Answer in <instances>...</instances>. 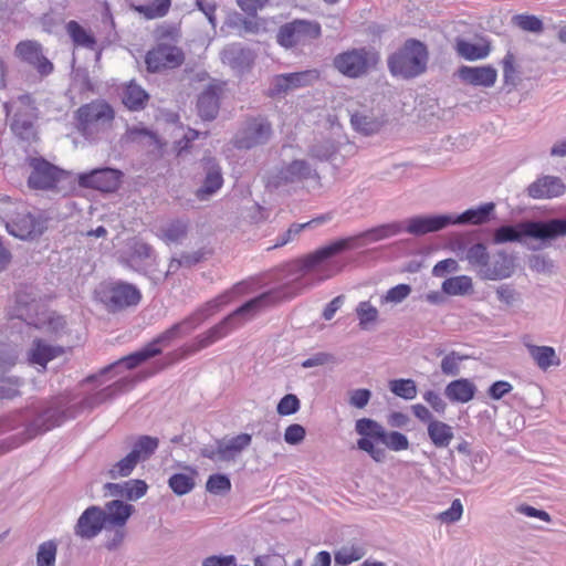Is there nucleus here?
<instances>
[{
    "label": "nucleus",
    "mask_w": 566,
    "mask_h": 566,
    "mask_svg": "<svg viewBox=\"0 0 566 566\" xmlns=\"http://www.w3.org/2000/svg\"><path fill=\"white\" fill-rule=\"evenodd\" d=\"M565 189L566 187L560 178L543 176L528 186L527 192L534 199H549L564 195Z\"/></svg>",
    "instance_id": "obj_30"
},
{
    "label": "nucleus",
    "mask_w": 566,
    "mask_h": 566,
    "mask_svg": "<svg viewBox=\"0 0 566 566\" xmlns=\"http://www.w3.org/2000/svg\"><path fill=\"white\" fill-rule=\"evenodd\" d=\"M459 78L473 86L492 87L497 78V71L491 65H462L457 72Z\"/></svg>",
    "instance_id": "obj_27"
},
{
    "label": "nucleus",
    "mask_w": 566,
    "mask_h": 566,
    "mask_svg": "<svg viewBox=\"0 0 566 566\" xmlns=\"http://www.w3.org/2000/svg\"><path fill=\"white\" fill-rule=\"evenodd\" d=\"M123 389V380L115 381L114 384L106 386L102 390L88 396L83 400V407L93 409L96 406L106 402L117 395Z\"/></svg>",
    "instance_id": "obj_49"
},
{
    "label": "nucleus",
    "mask_w": 566,
    "mask_h": 566,
    "mask_svg": "<svg viewBox=\"0 0 566 566\" xmlns=\"http://www.w3.org/2000/svg\"><path fill=\"white\" fill-rule=\"evenodd\" d=\"M17 361V353L8 346L0 344V380L3 379Z\"/></svg>",
    "instance_id": "obj_59"
},
{
    "label": "nucleus",
    "mask_w": 566,
    "mask_h": 566,
    "mask_svg": "<svg viewBox=\"0 0 566 566\" xmlns=\"http://www.w3.org/2000/svg\"><path fill=\"white\" fill-rule=\"evenodd\" d=\"M318 174L307 161L302 159L293 160L283 166L270 180V185L279 188L289 184H297L303 180H318Z\"/></svg>",
    "instance_id": "obj_19"
},
{
    "label": "nucleus",
    "mask_w": 566,
    "mask_h": 566,
    "mask_svg": "<svg viewBox=\"0 0 566 566\" xmlns=\"http://www.w3.org/2000/svg\"><path fill=\"white\" fill-rule=\"evenodd\" d=\"M411 291L409 284H398L389 289L386 294L381 296L380 301L382 304H400L410 295Z\"/></svg>",
    "instance_id": "obj_56"
},
{
    "label": "nucleus",
    "mask_w": 566,
    "mask_h": 566,
    "mask_svg": "<svg viewBox=\"0 0 566 566\" xmlns=\"http://www.w3.org/2000/svg\"><path fill=\"white\" fill-rule=\"evenodd\" d=\"M138 461L129 452L126 457L117 461L108 471V475L112 479L126 478L136 468Z\"/></svg>",
    "instance_id": "obj_53"
},
{
    "label": "nucleus",
    "mask_w": 566,
    "mask_h": 566,
    "mask_svg": "<svg viewBox=\"0 0 566 566\" xmlns=\"http://www.w3.org/2000/svg\"><path fill=\"white\" fill-rule=\"evenodd\" d=\"M427 431L431 443L438 449L448 448L454 438L453 428L437 419L428 424Z\"/></svg>",
    "instance_id": "obj_40"
},
{
    "label": "nucleus",
    "mask_w": 566,
    "mask_h": 566,
    "mask_svg": "<svg viewBox=\"0 0 566 566\" xmlns=\"http://www.w3.org/2000/svg\"><path fill=\"white\" fill-rule=\"evenodd\" d=\"M222 185L223 177L221 169L219 166L212 165L208 168L202 186L197 189L196 197L201 201H206L216 195Z\"/></svg>",
    "instance_id": "obj_39"
},
{
    "label": "nucleus",
    "mask_w": 566,
    "mask_h": 566,
    "mask_svg": "<svg viewBox=\"0 0 566 566\" xmlns=\"http://www.w3.org/2000/svg\"><path fill=\"white\" fill-rule=\"evenodd\" d=\"M450 214L417 216L406 220L405 230L412 235H423L450 226Z\"/></svg>",
    "instance_id": "obj_26"
},
{
    "label": "nucleus",
    "mask_w": 566,
    "mask_h": 566,
    "mask_svg": "<svg viewBox=\"0 0 566 566\" xmlns=\"http://www.w3.org/2000/svg\"><path fill=\"white\" fill-rule=\"evenodd\" d=\"M465 357L457 352H451L441 360V371L447 376H457L460 373V361Z\"/></svg>",
    "instance_id": "obj_61"
},
{
    "label": "nucleus",
    "mask_w": 566,
    "mask_h": 566,
    "mask_svg": "<svg viewBox=\"0 0 566 566\" xmlns=\"http://www.w3.org/2000/svg\"><path fill=\"white\" fill-rule=\"evenodd\" d=\"M221 87L209 85L198 97V112L202 119L212 120L219 112V94Z\"/></svg>",
    "instance_id": "obj_35"
},
{
    "label": "nucleus",
    "mask_w": 566,
    "mask_h": 566,
    "mask_svg": "<svg viewBox=\"0 0 566 566\" xmlns=\"http://www.w3.org/2000/svg\"><path fill=\"white\" fill-rule=\"evenodd\" d=\"M489 251L484 243L478 242L473 243L468 248L465 255H463L464 261L476 271L478 275L481 277L482 270L485 268L486 262L489 261Z\"/></svg>",
    "instance_id": "obj_47"
},
{
    "label": "nucleus",
    "mask_w": 566,
    "mask_h": 566,
    "mask_svg": "<svg viewBox=\"0 0 566 566\" xmlns=\"http://www.w3.org/2000/svg\"><path fill=\"white\" fill-rule=\"evenodd\" d=\"M251 436L248 433H240L229 440H218L219 444V460L231 461L241 453L245 448L251 444Z\"/></svg>",
    "instance_id": "obj_37"
},
{
    "label": "nucleus",
    "mask_w": 566,
    "mask_h": 566,
    "mask_svg": "<svg viewBox=\"0 0 566 566\" xmlns=\"http://www.w3.org/2000/svg\"><path fill=\"white\" fill-rule=\"evenodd\" d=\"M356 314L361 329H367L369 324H374L378 318V310L368 301L360 302L356 307Z\"/></svg>",
    "instance_id": "obj_54"
},
{
    "label": "nucleus",
    "mask_w": 566,
    "mask_h": 566,
    "mask_svg": "<svg viewBox=\"0 0 566 566\" xmlns=\"http://www.w3.org/2000/svg\"><path fill=\"white\" fill-rule=\"evenodd\" d=\"M376 62V54L361 48L337 54L334 57L333 65L340 74L357 78L366 74Z\"/></svg>",
    "instance_id": "obj_14"
},
{
    "label": "nucleus",
    "mask_w": 566,
    "mask_h": 566,
    "mask_svg": "<svg viewBox=\"0 0 566 566\" xmlns=\"http://www.w3.org/2000/svg\"><path fill=\"white\" fill-rule=\"evenodd\" d=\"M77 412L73 407L63 409L61 407H50L36 416L27 427L23 437L19 438L12 447H18L38 434L44 433L55 427L61 426L67 419L75 418Z\"/></svg>",
    "instance_id": "obj_13"
},
{
    "label": "nucleus",
    "mask_w": 566,
    "mask_h": 566,
    "mask_svg": "<svg viewBox=\"0 0 566 566\" xmlns=\"http://www.w3.org/2000/svg\"><path fill=\"white\" fill-rule=\"evenodd\" d=\"M7 231L21 240L33 239L43 233V221L32 214L23 202L8 200L1 216Z\"/></svg>",
    "instance_id": "obj_8"
},
{
    "label": "nucleus",
    "mask_w": 566,
    "mask_h": 566,
    "mask_svg": "<svg viewBox=\"0 0 566 566\" xmlns=\"http://www.w3.org/2000/svg\"><path fill=\"white\" fill-rule=\"evenodd\" d=\"M120 259L125 266L143 274H148L156 265L153 248L140 240L130 242Z\"/></svg>",
    "instance_id": "obj_16"
},
{
    "label": "nucleus",
    "mask_w": 566,
    "mask_h": 566,
    "mask_svg": "<svg viewBox=\"0 0 566 566\" xmlns=\"http://www.w3.org/2000/svg\"><path fill=\"white\" fill-rule=\"evenodd\" d=\"M14 315L24 321L28 325H32L38 328L48 319L43 311V305L33 298L29 301V296L22 293L17 295Z\"/></svg>",
    "instance_id": "obj_25"
},
{
    "label": "nucleus",
    "mask_w": 566,
    "mask_h": 566,
    "mask_svg": "<svg viewBox=\"0 0 566 566\" xmlns=\"http://www.w3.org/2000/svg\"><path fill=\"white\" fill-rule=\"evenodd\" d=\"M515 271V256L505 250H497L491 256L482 270L481 279L486 281H500L509 279Z\"/></svg>",
    "instance_id": "obj_20"
},
{
    "label": "nucleus",
    "mask_w": 566,
    "mask_h": 566,
    "mask_svg": "<svg viewBox=\"0 0 566 566\" xmlns=\"http://www.w3.org/2000/svg\"><path fill=\"white\" fill-rule=\"evenodd\" d=\"M495 203L486 202L475 208H470L458 216L450 214V224L481 226L489 222L494 214Z\"/></svg>",
    "instance_id": "obj_32"
},
{
    "label": "nucleus",
    "mask_w": 566,
    "mask_h": 566,
    "mask_svg": "<svg viewBox=\"0 0 566 566\" xmlns=\"http://www.w3.org/2000/svg\"><path fill=\"white\" fill-rule=\"evenodd\" d=\"M3 108L7 116L12 115L10 128L15 136L29 140L34 134V120L36 108L32 97L28 94L20 95L6 102Z\"/></svg>",
    "instance_id": "obj_9"
},
{
    "label": "nucleus",
    "mask_w": 566,
    "mask_h": 566,
    "mask_svg": "<svg viewBox=\"0 0 566 566\" xmlns=\"http://www.w3.org/2000/svg\"><path fill=\"white\" fill-rule=\"evenodd\" d=\"M122 171L114 168H97L78 175V184L103 192L115 191L120 184Z\"/></svg>",
    "instance_id": "obj_18"
},
{
    "label": "nucleus",
    "mask_w": 566,
    "mask_h": 566,
    "mask_svg": "<svg viewBox=\"0 0 566 566\" xmlns=\"http://www.w3.org/2000/svg\"><path fill=\"white\" fill-rule=\"evenodd\" d=\"M300 409V400L293 395H285L277 403L276 410L281 416H290L297 412Z\"/></svg>",
    "instance_id": "obj_63"
},
{
    "label": "nucleus",
    "mask_w": 566,
    "mask_h": 566,
    "mask_svg": "<svg viewBox=\"0 0 566 566\" xmlns=\"http://www.w3.org/2000/svg\"><path fill=\"white\" fill-rule=\"evenodd\" d=\"M272 136V126L263 117H253L244 122L234 136L233 144L238 149H252L265 145Z\"/></svg>",
    "instance_id": "obj_15"
},
{
    "label": "nucleus",
    "mask_w": 566,
    "mask_h": 566,
    "mask_svg": "<svg viewBox=\"0 0 566 566\" xmlns=\"http://www.w3.org/2000/svg\"><path fill=\"white\" fill-rule=\"evenodd\" d=\"M319 76L316 70L285 73L274 76L271 83V95H280L313 84Z\"/></svg>",
    "instance_id": "obj_21"
},
{
    "label": "nucleus",
    "mask_w": 566,
    "mask_h": 566,
    "mask_svg": "<svg viewBox=\"0 0 566 566\" xmlns=\"http://www.w3.org/2000/svg\"><path fill=\"white\" fill-rule=\"evenodd\" d=\"M64 354L61 346L51 345L43 339H34L32 346L28 350V361L30 365L41 367V370L46 369V365L54 358Z\"/></svg>",
    "instance_id": "obj_29"
},
{
    "label": "nucleus",
    "mask_w": 566,
    "mask_h": 566,
    "mask_svg": "<svg viewBox=\"0 0 566 566\" xmlns=\"http://www.w3.org/2000/svg\"><path fill=\"white\" fill-rule=\"evenodd\" d=\"M96 295L111 312L135 306L142 298L140 291L134 284L122 281L101 284Z\"/></svg>",
    "instance_id": "obj_10"
},
{
    "label": "nucleus",
    "mask_w": 566,
    "mask_h": 566,
    "mask_svg": "<svg viewBox=\"0 0 566 566\" xmlns=\"http://www.w3.org/2000/svg\"><path fill=\"white\" fill-rule=\"evenodd\" d=\"M390 391L405 400H412L417 397V385L412 379H394L389 381Z\"/></svg>",
    "instance_id": "obj_51"
},
{
    "label": "nucleus",
    "mask_w": 566,
    "mask_h": 566,
    "mask_svg": "<svg viewBox=\"0 0 566 566\" xmlns=\"http://www.w3.org/2000/svg\"><path fill=\"white\" fill-rule=\"evenodd\" d=\"M295 293H285L283 291L264 292L253 297L229 314L219 324L214 325L206 333L198 335L192 343L186 344L171 353V360L184 359L200 349H203L216 342L228 336L232 331L241 326L245 321L250 319L263 306L274 303L283 297H292Z\"/></svg>",
    "instance_id": "obj_1"
},
{
    "label": "nucleus",
    "mask_w": 566,
    "mask_h": 566,
    "mask_svg": "<svg viewBox=\"0 0 566 566\" xmlns=\"http://www.w3.org/2000/svg\"><path fill=\"white\" fill-rule=\"evenodd\" d=\"M103 511L107 526H125L135 509L122 500H113L105 504Z\"/></svg>",
    "instance_id": "obj_34"
},
{
    "label": "nucleus",
    "mask_w": 566,
    "mask_h": 566,
    "mask_svg": "<svg viewBox=\"0 0 566 566\" xmlns=\"http://www.w3.org/2000/svg\"><path fill=\"white\" fill-rule=\"evenodd\" d=\"M124 490L126 500L137 501L147 493L148 485L144 480H129L124 482Z\"/></svg>",
    "instance_id": "obj_58"
},
{
    "label": "nucleus",
    "mask_w": 566,
    "mask_h": 566,
    "mask_svg": "<svg viewBox=\"0 0 566 566\" xmlns=\"http://www.w3.org/2000/svg\"><path fill=\"white\" fill-rule=\"evenodd\" d=\"M244 291V284L239 283L230 291L207 302L200 310L184 321L174 324L171 327L159 334L148 345H155V348L161 354L164 348L171 346L176 340L191 334L207 317L218 312L221 307L230 303L234 296Z\"/></svg>",
    "instance_id": "obj_3"
},
{
    "label": "nucleus",
    "mask_w": 566,
    "mask_h": 566,
    "mask_svg": "<svg viewBox=\"0 0 566 566\" xmlns=\"http://www.w3.org/2000/svg\"><path fill=\"white\" fill-rule=\"evenodd\" d=\"M125 537V526H108L104 545L108 551H115L123 544Z\"/></svg>",
    "instance_id": "obj_60"
},
{
    "label": "nucleus",
    "mask_w": 566,
    "mask_h": 566,
    "mask_svg": "<svg viewBox=\"0 0 566 566\" xmlns=\"http://www.w3.org/2000/svg\"><path fill=\"white\" fill-rule=\"evenodd\" d=\"M402 230L400 222L386 223L360 233L357 239L364 240L365 243H374L397 235ZM355 240L356 238H345L332 242L298 260L294 266L304 273L317 270L327 259L352 248Z\"/></svg>",
    "instance_id": "obj_2"
},
{
    "label": "nucleus",
    "mask_w": 566,
    "mask_h": 566,
    "mask_svg": "<svg viewBox=\"0 0 566 566\" xmlns=\"http://www.w3.org/2000/svg\"><path fill=\"white\" fill-rule=\"evenodd\" d=\"M321 24L316 21L294 20L283 24L276 34L277 43L285 48L292 49L296 46L311 44L321 36Z\"/></svg>",
    "instance_id": "obj_11"
},
{
    "label": "nucleus",
    "mask_w": 566,
    "mask_h": 566,
    "mask_svg": "<svg viewBox=\"0 0 566 566\" xmlns=\"http://www.w3.org/2000/svg\"><path fill=\"white\" fill-rule=\"evenodd\" d=\"M206 488L212 494H223L231 490V481L224 474H212L208 478Z\"/></svg>",
    "instance_id": "obj_57"
},
{
    "label": "nucleus",
    "mask_w": 566,
    "mask_h": 566,
    "mask_svg": "<svg viewBox=\"0 0 566 566\" xmlns=\"http://www.w3.org/2000/svg\"><path fill=\"white\" fill-rule=\"evenodd\" d=\"M57 544L55 541H46L39 545L36 552V566H55Z\"/></svg>",
    "instance_id": "obj_52"
},
{
    "label": "nucleus",
    "mask_w": 566,
    "mask_h": 566,
    "mask_svg": "<svg viewBox=\"0 0 566 566\" xmlns=\"http://www.w3.org/2000/svg\"><path fill=\"white\" fill-rule=\"evenodd\" d=\"M455 51L459 56L467 61H476L485 59L490 52V45L486 41L471 42L464 39H457Z\"/></svg>",
    "instance_id": "obj_38"
},
{
    "label": "nucleus",
    "mask_w": 566,
    "mask_h": 566,
    "mask_svg": "<svg viewBox=\"0 0 566 566\" xmlns=\"http://www.w3.org/2000/svg\"><path fill=\"white\" fill-rule=\"evenodd\" d=\"M188 222L186 220H172L163 226L159 230L158 237L166 242L179 243L187 235Z\"/></svg>",
    "instance_id": "obj_44"
},
{
    "label": "nucleus",
    "mask_w": 566,
    "mask_h": 566,
    "mask_svg": "<svg viewBox=\"0 0 566 566\" xmlns=\"http://www.w3.org/2000/svg\"><path fill=\"white\" fill-rule=\"evenodd\" d=\"M367 549L361 543H347L340 546L334 554L335 563L338 565H349L361 559Z\"/></svg>",
    "instance_id": "obj_45"
},
{
    "label": "nucleus",
    "mask_w": 566,
    "mask_h": 566,
    "mask_svg": "<svg viewBox=\"0 0 566 566\" xmlns=\"http://www.w3.org/2000/svg\"><path fill=\"white\" fill-rule=\"evenodd\" d=\"M463 514V505L459 499L452 501L450 507L439 514V520L442 523L458 522Z\"/></svg>",
    "instance_id": "obj_64"
},
{
    "label": "nucleus",
    "mask_w": 566,
    "mask_h": 566,
    "mask_svg": "<svg viewBox=\"0 0 566 566\" xmlns=\"http://www.w3.org/2000/svg\"><path fill=\"white\" fill-rule=\"evenodd\" d=\"M441 290L450 296H462L473 291V282L469 275L452 276L442 282Z\"/></svg>",
    "instance_id": "obj_46"
},
{
    "label": "nucleus",
    "mask_w": 566,
    "mask_h": 566,
    "mask_svg": "<svg viewBox=\"0 0 566 566\" xmlns=\"http://www.w3.org/2000/svg\"><path fill=\"white\" fill-rule=\"evenodd\" d=\"M428 63V50L418 40L409 39L388 59V67L392 75L413 78L421 75Z\"/></svg>",
    "instance_id": "obj_6"
},
{
    "label": "nucleus",
    "mask_w": 566,
    "mask_h": 566,
    "mask_svg": "<svg viewBox=\"0 0 566 566\" xmlns=\"http://www.w3.org/2000/svg\"><path fill=\"white\" fill-rule=\"evenodd\" d=\"M23 385V380L19 377H3L0 380V399H13L20 396V387Z\"/></svg>",
    "instance_id": "obj_55"
},
{
    "label": "nucleus",
    "mask_w": 566,
    "mask_h": 566,
    "mask_svg": "<svg viewBox=\"0 0 566 566\" xmlns=\"http://www.w3.org/2000/svg\"><path fill=\"white\" fill-rule=\"evenodd\" d=\"M186 470L189 473H175L168 479L169 488L178 496L190 493L196 485L197 471L191 467H187Z\"/></svg>",
    "instance_id": "obj_43"
},
{
    "label": "nucleus",
    "mask_w": 566,
    "mask_h": 566,
    "mask_svg": "<svg viewBox=\"0 0 566 566\" xmlns=\"http://www.w3.org/2000/svg\"><path fill=\"white\" fill-rule=\"evenodd\" d=\"M562 233L563 219L525 221L517 224H505L496 228L493 232L492 242L494 244L522 242L525 237L538 240H553L560 237Z\"/></svg>",
    "instance_id": "obj_5"
},
{
    "label": "nucleus",
    "mask_w": 566,
    "mask_h": 566,
    "mask_svg": "<svg viewBox=\"0 0 566 566\" xmlns=\"http://www.w3.org/2000/svg\"><path fill=\"white\" fill-rule=\"evenodd\" d=\"M66 32L76 46L95 50L97 42L94 34L78 22L71 20L65 25Z\"/></svg>",
    "instance_id": "obj_42"
},
{
    "label": "nucleus",
    "mask_w": 566,
    "mask_h": 566,
    "mask_svg": "<svg viewBox=\"0 0 566 566\" xmlns=\"http://www.w3.org/2000/svg\"><path fill=\"white\" fill-rule=\"evenodd\" d=\"M159 441L150 436H140L136 439L130 450L135 459L139 461L148 460L157 450Z\"/></svg>",
    "instance_id": "obj_48"
},
{
    "label": "nucleus",
    "mask_w": 566,
    "mask_h": 566,
    "mask_svg": "<svg viewBox=\"0 0 566 566\" xmlns=\"http://www.w3.org/2000/svg\"><path fill=\"white\" fill-rule=\"evenodd\" d=\"M220 56L223 64L240 73L248 70L254 60L252 51L239 43L227 45L221 51Z\"/></svg>",
    "instance_id": "obj_31"
},
{
    "label": "nucleus",
    "mask_w": 566,
    "mask_h": 566,
    "mask_svg": "<svg viewBox=\"0 0 566 566\" xmlns=\"http://www.w3.org/2000/svg\"><path fill=\"white\" fill-rule=\"evenodd\" d=\"M122 98L128 109L140 111L145 108L149 95L140 85L132 81L124 88Z\"/></svg>",
    "instance_id": "obj_41"
},
{
    "label": "nucleus",
    "mask_w": 566,
    "mask_h": 566,
    "mask_svg": "<svg viewBox=\"0 0 566 566\" xmlns=\"http://www.w3.org/2000/svg\"><path fill=\"white\" fill-rule=\"evenodd\" d=\"M114 115V109L107 102L96 99L76 111L75 126L86 139L95 140L111 126Z\"/></svg>",
    "instance_id": "obj_7"
},
{
    "label": "nucleus",
    "mask_w": 566,
    "mask_h": 566,
    "mask_svg": "<svg viewBox=\"0 0 566 566\" xmlns=\"http://www.w3.org/2000/svg\"><path fill=\"white\" fill-rule=\"evenodd\" d=\"M171 6V0H153L151 3L136 6L135 10L147 19L165 17Z\"/></svg>",
    "instance_id": "obj_50"
},
{
    "label": "nucleus",
    "mask_w": 566,
    "mask_h": 566,
    "mask_svg": "<svg viewBox=\"0 0 566 566\" xmlns=\"http://www.w3.org/2000/svg\"><path fill=\"white\" fill-rule=\"evenodd\" d=\"M476 392V386L468 378L450 381L444 388V396L453 403H467Z\"/></svg>",
    "instance_id": "obj_33"
},
{
    "label": "nucleus",
    "mask_w": 566,
    "mask_h": 566,
    "mask_svg": "<svg viewBox=\"0 0 566 566\" xmlns=\"http://www.w3.org/2000/svg\"><path fill=\"white\" fill-rule=\"evenodd\" d=\"M385 123V115L379 111L360 109L350 115L353 128L366 136L378 133Z\"/></svg>",
    "instance_id": "obj_28"
},
{
    "label": "nucleus",
    "mask_w": 566,
    "mask_h": 566,
    "mask_svg": "<svg viewBox=\"0 0 566 566\" xmlns=\"http://www.w3.org/2000/svg\"><path fill=\"white\" fill-rule=\"evenodd\" d=\"M514 21L524 31L541 32L543 30V22L535 15L517 14Z\"/></svg>",
    "instance_id": "obj_62"
},
{
    "label": "nucleus",
    "mask_w": 566,
    "mask_h": 566,
    "mask_svg": "<svg viewBox=\"0 0 566 566\" xmlns=\"http://www.w3.org/2000/svg\"><path fill=\"white\" fill-rule=\"evenodd\" d=\"M356 432L361 437L357 440V448L367 452L376 462H382L386 459L384 448L376 446L381 442L391 451H403L409 448L408 438L398 431H386L377 421L369 418L358 419L355 423Z\"/></svg>",
    "instance_id": "obj_4"
},
{
    "label": "nucleus",
    "mask_w": 566,
    "mask_h": 566,
    "mask_svg": "<svg viewBox=\"0 0 566 566\" xmlns=\"http://www.w3.org/2000/svg\"><path fill=\"white\" fill-rule=\"evenodd\" d=\"M102 530L108 531L104 511L99 506L92 505L81 514L74 531L77 536L91 539L97 536Z\"/></svg>",
    "instance_id": "obj_22"
},
{
    "label": "nucleus",
    "mask_w": 566,
    "mask_h": 566,
    "mask_svg": "<svg viewBox=\"0 0 566 566\" xmlns=\"http://www.w3.org/2000/svg\"><path fill=\"white\" fill-rule=\"evenodd\" d=\"M31 169L28 186L34 190H51L69 177V172L49 163L42 157L28 160Z\"/></svg>",
    "instance_id": "obj_12"
},
{
    "label": "nucleus",
    "mask_w": 566,
    "mask_h": 566,
    "mask_svg": "<svg viewBox=\"0 0 566 566\" xmlns=\"http://www.w3.org/2000/svg\"><path fill=\"white\" fill-rule=\"evenodd\" d=\"M184 59V53L179 48L160 43L147 52L145 62L147 70L154 73L164 69H175L182 64Z\"/></svg>",
    "instance_id": "obj_17"
},
{
    "label": "nucleus",
    "mask_w": 566,
    "mask_h": 566,
    "mask_svg": "<svg viewBox=\"0 0 566 566\" xmlns=\"http://www.w3.org/2000/svg\"><path fill=\"white\" fill-rule=\"evenodd\" d=\"M531 358L541 370H547L551 367L559 366L560 359L552 346H538L531 343H524Z\"/></svg>",
    "instance_id": "obj_36"
},
{
    "label": "nucleus",
    "mask_w": 566,
    "mask_h": 566,
    "mask_svg": "<svg viewBox=\"0 0 566 566\" xmlns=\"http://www.w3.org/2000/svg\"><path fill=\"white\" fill-rule=\"evenodd\" d=\"M158 355H159V350L157 348H155V345L147 344L142 349H139L135 353H132V354L118 359L117 361L104 367L99 371L98 375L88 376L85 379V381L91 382V381L95 380L98 376H104L112 371L118 374L119 370L123 368H125L127 370L134 369L137 366H139L140 364H143L144 361H146L155 356H158Z\"/></svg>",
    "instance_id": "obj_23"
},
{
    "label": "nucleus",
    "mask_w": 566,
    "mask_h": 566,
    "mask_svg": "<svg viewBox=\"0 0 566 566\" xmlns=\"http://www.w3.org/2000/svg\"><path fill=\"white\" fill-rule=\"evenodd\" d=\"M17 55L24 62L31 64L42 75L52 73L53 64L43 55L42 46L36 41H22L15 46Z\"/></svg>",
    "instance_id": "obj_24"
}]
</instances>
